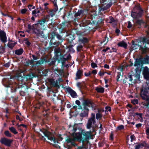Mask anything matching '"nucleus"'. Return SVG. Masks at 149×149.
Instances as JSON below:
<instances>
[{"label": "nucleus", "instance_id": "obj_6", "mask_svg": "<svg viewBox=\"0 0 149 149\" xmlns=\"http://www.w3.org/2000/svg\"><path fill=\"white\" fill-rule=\"evenodd\" d=\"M88 9L85 8L79 9L74 15V17L73 18V21L74 22H78L80 18L84 16H86L88 13Z\"/></svg>", "mask_w": 149, "mask_h": 149}, {"label": "nucleus", "instance_id": "obj_23", "mask_svg": "<svg viewBox=\"0 0 149 149\" xmlns=\"http://www.w3.org/2000/svg\"><path fill=\"white\" fill-rule=\"evenodd\" d=\"M34 77L33 74L32 73H30L24 77V78L27 81L32 79Z\"/></svg>", "mask_w": 149, "mask_h": 149}, {"label": "nucleus", "instance_id": "obj_50", "mask_svg": "<svg viewBox=\"0 0 149 149\" xmlns=\"http://www.w3.org/2000/svg\"><path fill=\"white\" fill-rule=\"evenodd\" d=\"M27 10L26 9L24 8L22 9L21 10L20 12L22 14H24L25 13L27 12Z\"/></svg>", "mask_w": 149, "mask_h": 149}, {"label": "nucleus", "instance_id": "obj_25", "mask_svg": "<svg viewBox=\"0 0 149 149\" xmlns=\"http://www.w3.org/2000/svg\"><path fill=\"white\" fill-rule=\"evenodd\" d=\"M79 41L81 42L83 44H85L88 42V40L87 38L82 37L81 38H79Z\"/></svg>", "mask_w": 149, "mask_h": 149}, {"label": "nucleus", "instance_id": "obj_33", "mask_svg": "<svg viewBox=\"0 0 149 149\" xmlns=\"http://www.w3.org/2000/svg\"><path fill=\"white\" fill-rule=\"evenodd\" d=\"M4 134L7 137H10L12 136V134L8 130L5 131L4 132Z\"/></svg>", "mask_w": 149, "mask_h": 149}, {"label": "nucleus", "instance_id": "obj_41", "mask_svg": "<svg viewBox=\"0 0 149 149\" xmlns=\"http://www.w3.org/2000/svg\"><path fill=\"white\" fill-rule=\"evenodd\" d=\"M76 33L77 36H82L83 35V33L81 31H76Z\"/></svg>", "mask_w": 149, "mask_h": 149}, {"label": "nucleus", "instance_id": "obj_19", "mask_svg": "<svg viewBox=\"0 0 149 149\" xmlns=\"http://www.w3.org/2000/svg\"><path fill=\"white\" fill-rule=\"evenodd\" d=\"M83 71L82 70L79 69L78 70L76 73L75 79L77 80L80 79L81 76L83 75Z\"/></svg>", "mask_w": 149, "mask_h": 149}, {"label": "nucleus", "instance_id": "obj_18", "mask_svg": "<svg viewBox=\"0 0 149 149\" xmlns=\"http://www.w3.org/2000/svg\"><path fill=\"white\" fill-rule=\"evenodd\" d=\"M67 90L70 94L72 98H75L76 96H77V94L76 92L70 88L68 87L67 88Z\"/></svg>", "mask_w": 149, "mask_h": 149}, {"label": "nucleus", "instance_id": "obj_45", "mask_svg": "<svg viewBox=\"0 0 149 149\" xmlns=\"http://www.w3.org/2000/svg\"><path fill=\"white\" fill-rule=\"evenodd\" d=\"M56 99L57 100H59L61 101V105H62L64 104V99L63 98L62 99H61V98H59L57 96L56 97Z\"/></svg>", "mask_w": 149, "mask_h": 149}, {"label": "nucleus", "instance_id": "obj_29", "mask_svg": "<svg viewBox=\"0 0 149 149\" xmlns=\"http://www.w3.org/2000/svg\"><path fill=\"white\" fill-rule=\"evenodd\" d=\"M143 64L149 63V56H147L145 57H143Z\"/></svg>", "mask_w": 149, "mask_h": 149}, {"label": "nucleus", "instance_id": "obj_15", "mask_svg": "<svg viewBox=\"0 0 149 149\" xmlns=\"http://www.w3.org/2000/svg\"><path fill=\"white\" fill-rule=\"evenodd\" d=\"M0 38L1 41L3 43H6L7 41V37L6 32L0 29Z\"/></svg>", "mask_w": 149, "mask_h": 149}, {"label": "nucleus", "instance_id": "obj_62", "mask_svg": "<svg viewBox=\"0 0 149 149\" xmlns=\"http://www.w3.org/2000/svg\"><path fill=\"white\" fill-rule=\"evenodd\" d=\"M105 109L106 110H108V111H111V108L110 107L106 106L105 107Z\"/></svg>", "mask_w": 149, "mask_h": 149}, {"label": "nucleus", "instance_id": "obj_28", "mask_svg": "<svg viewBox=\"0 0 149 149\" xmlns=\"http://www.w3.org/2000/svg\"><path fill=\"white\" fill-rule=\"evenodd\" d=\"M24 50L22 48H20L19 49H16L15 51V54L18 55L22 54Z\"/></svg>", "mask_w": 149, "mask_h": 149}, {"label": "nucleus", "instance_id": "obj_37", "mask_svg": "<svg viewBox=\"0 0 149 149\" xmlns=\"http://www.w3.org/2000/svg\"><path fill=\"white\" fill-rule=\"evenodd\" d=\"M49 12L48 13H49V15L51 16V17H53L55 14V13L54 11L52 10H49Z\"/></svg>", "mask_w": 149, "mask_h": 149}, {"label": "nucleus", "instance_id": "obj_63", "mask_svg": "<svg viewBox=\"0 0 149 149\" xmlns=\"http://www.w3.org/2000/svg\"><path fill=\"white\" fill-rule=\"evenodd\" d=\"M54 12H56L58 10V7H54V8L52 9Z\"/></svg>", "mask_w": 149, "mask_h": 149}, {"label": "nucleus", "instance_id": "obj_51", "mask_svg": "<svg viewBox=\"0 0 149 149\" xmlns=\"http://www.w3.org/2000/svg\"><path fill=\"white\" fill-rule=\"evenodd\" d=\"M10 65V62H8L7 63H5L3 65V66H4L6 68H8L9 67Z\"/></svg>", "mask_w": 149, "mask_h": 149}, {"label": "nucleus", "instance_id": "obj_32", "mask_svg": "<svg viewBox=\"0 0 149 149\" xmlns=\"http://www.w3.org/2000/svg\"><path fill=\"white\" fill-rule=\"evenodd\" d=\"M9 129L11 132L14 134H16L18 133V132L16 131V129L13 127H9Z\"/></svg>", "mask_w": 149, "mask_h": 149}, {"label": "nucleus", "instance_id": "obj_61", "mask_svg": "<svg viewBox=\"0 0 149 149\" xmlns=\"http://www.w3.org/2000/svg\"><path fill=\"white\" fill-rule=\"evenodd\" d=\"M142 125V124L140 123L137 124L135 126L137 128H139V127H141V126Z\"/></svg>", "mask_w": 149, "mask_h": 149}, {"label": "nucleus", "instance_id": "obj_20", "mask_svg": "<svg viewBox=\"0 0 149 149\" xmlns=\"http://www.w3.org/2000/svg\"><path fill=\"white\" fill-rule=\"evenodd\" d=\"M136 21L135 23L136 26H138L139 28H141V25L145 23L143 19H136Z\"/></svg>", "mask_w": 149, "mask_h": 149}, {"label": "nucleus", "instance_id": "obj_38", "mask_svg": "<svg viewBox=\"0 0 149 149\" xmlns=\"http://www.w3.org/2000/svg\"><path fill=\"white\" fill-rule=\"evenodd\" d=\"M34 62V61L32 60H29V59L28 61H26V63L27 65H31L33 64Z\"/></svg>", "mask_w": 149, "mask_h": 149}, {"label": "nucleus", "instance_id": "obj_58", "mask_svg": "<svg viewBox=\"0 0 149 149\" xmlns=\"http://www.w3.org/2000/svg\"><path fill=\"white\" fill-rule=\"evenodd\" d=\"M32 56L33 58V60H36L38 59V57L36 56L35 55L32 54Z\"/></svg>", "mask_w": 149, "mask_h": 149}, {"label": "nucleus", "instance_id": "obj_47", "mask_svg": "<svg viewBox=\"0 0 149 149\" xmlns=\"http://www.w3.org/2000/svg\"><path fill=\"white\" fill-rule=\"evenodd\" d=\"M39 25V24H38V21H37V23L34 24L33 25V28L35 30L36 28Z\"/></svg>", "mask_w": 149, "mask_h": 149}, {"label": "nucleus", "instance_id": "obj_55", "mask_svg": "<svg viewBox=\"0 0 149 149\" xmlns=\"http://www.w3.org/2000/svg\"><path fill=\"white\" fill-rule=\"evenodd\" d=\"M132 26V24L131 22L130 21H128V25L127 26V28L128 29H130L131 28Z\"/></svg>", "mask_w": 149, "mask_h": 149}, {"label": "nucleus", "instance_id": "obj_17", "mask_svg": "<svg viewBox=\"0 0 149 149\" xmlns=\"http://www.w3.org/2000/svg\"><path fill=\"white\" fill-rule=\"evenodd\" d=\"M75 37L74 35L70 34L66 36V39L68 42L72 44L73 40L75 39Z\"/></svg>", "mask_w": 149, "mask_h": 149}, {"label": "nucleus", "instance_id": "obj_12", "mask_svg": "<svg viewBox=\"0 0 149 149\" xmlns=\"http://www.w3.org/2000/svg\"><path fill=\"white\" fill-rule=\"evenodd\" d=\"M3 85L6 87L10 88L11 92L12 93L15 92L17 89L20 88V86L19 85H17L15 87H12L11 82L9 80L4 81Z\"/></svg>", "mask_w": 149, "mask_h": 149}, {"label": "nucleus", "instance_id": "obj_35", "mask_svg": "<svg viewBox=\"0 0 149 149\" xmlns=\"http://www.w3.org/2000/svg\"><path fill=\"white\" fill-rule=\"evenodd\" d=\"M38 8H37L38 9ZM40 13V10H38V9L35 10H33L32 12V15L34 16H35L36 17L37 16L36 15V14L38 13Z\"/></svg>", "mask_w": 149, "mask_h": 149}, {"label": "nucleus", "instance_id": "obj_24", "mask_svg": "<svg viewBox=\"0 0 149 149\" xmlns=\"http://www.w3.org/2000/svg\"><path fill=\"white\" fill-rule=\"evenodd\" d=\"M109 23L112 24V25L114 26L117 25V23L115 22V20L112 17L110 16L109 17Z\"/></svg>", "mask_w": 149, "mask_h": 149}, {"label": "nucleus", "instance_id": "obj_46", "mask_svg": "<svg viewBox=\"0 0 149 149\" xmlns=\"http://www.w3.org/2000/svg\"><path fill=\"white\" fill-rule=\"evenodd\" d=\"M91 67L93 68H95L97 67V65L94 62H92L91 64Z\"/></svg>", "mask_w": 149, "mask_h": 149}, {"label": "nucleus", "instance_id": "obj_60", "mask_svg": "<svg viewBox=\"0 0 149 149\" xmlns=\"http://www.w3.org/2000/svg\"><path fill=\"white\" fill-rule=\"evenodd\" d=\"M146 134L148 135L149 136V128L148 127L147 128V129L146 130Z\"/></svg>", "mask_w": 149, "mask_h": 149}, {"label": "nucleus", "instance_id": "obj_27", "mask_svg": "<svg viewBox=\"0 0 149 149\" xmlns=\"http://www.w3.org/2000/svg\"><path fill=\"white\" fill-rule=\"evenodd\" d=\"M28 29L29 30H27L26 31L27 32L29 33L30 31L32 30L33 31V32L34 33H35V34H38V33L37 32H36L35 31H34V29H33V25L31 26V25L30 24H29L28 25Z\"/></svg>", "mask_w": 149, "mask_h": 149}, {"label": "nucleus", "instance_id": "obj_54", "mask_svg": "<svg viewBox=\"0 0 149 149\" xmlns=\"http://www.w3.org/2000/svg\"><path fill=\"white\" fill-rule=\"evenodd\" d=\"M8 47L9 48H10V49H12L13 47H14V44L11 43H8Z\"/></svg>", "mask_w": 149, "mask_h": 149}, {"label": "nucleus", "instance_id": "obj_31", "mask_svg": "<svg viewBox=\"0 0 149 149\" xmlns=\"http://www.w3.org/2000/svg\"><path fill=\"white\" fill-rule=\"evenodd\" d=\"M95 90L98 93H104V89L103 87H98L96 88Z\"/></svg>", "mask_w": 149, "mask_h": 149}, {"label": "nucleus", "instance_id": "obj_9", "mask_svg": "<svg viewBox=\"0 0 149 149\" xmlns=\"http://www.w3.org/2000/svg\"><path fill=\"white\" fill-rule=\"evenodd\" d=\"M100 2L101 6L100 9V11H104L109 9L113 4L111 0L108 3L107 0H100Z\"/></svg>", "mask_w": 149, "mask_h": 149}, {"label": "nucleus", "instance_id": "obj_40", "mask_svg": "<svg viewBox=\"0 0 149 149\" xmlns=\"http://www.w3.org/2000/svg\"><path fill=\"white\" fill-rule=\"evenodd\" d=\"M83 45L81 44L78 45L77 47V52H79L83 48Z\"/></svg>", "mask_w": 149, "mask_h": 149}, {"label": "nucleus", "instance_id": "obj_11", "mask_svg": "<svg viewBox=\"0 0 149 149\" xmlns=\"http://www.w3.org/2000/svg\"><path fill=\"white\" fill-rule=\"evenodd\" d=\"M40 131L48 139L51 141H53L54 143L58 142L56 139L55 138L54 136L50 132L46 130H40Z\"/></svg>", "mask_w": 149, "mask_h": 149}, {"label": "nucleus", "instance_id": "obj_34", "mask_svg": "<svg viewBox=\"0 0 149 149\" xmlns=\"http://www.w3.org/2000/svg\"><path fill=\"white\" fill-rule=\"evenodd\" d=\"M25 43L28 46H29L31 44L30 42L29 41L27 38H25L24 40Z\"/></svg>", "mask_w": 149, "mask_h": 149}, {"label": "nucleus", "instance_id": "obj_56", "mask_svg": "<svg viewBox=\"0 0 149 149\" xmlns=\"http://www.w3.org/2000/svg\"><path fill=\"white\" fill-rule=\"evenodd\" d=\"M135 114L137 116H139V117L141 118L142 116V113H138L136 112L135 113Z\"/></svg>", "mask_w": 149, "mask_h": 149}, {"label": "nucleus", "instance_id": "obj_5", "mask_svg": "<svg viewBox=\"0 0 149 149\" xmlns=\"http://www.w3.org/2000/svg\"><path fill=\"white\" fill-rule=\"evenodd\" d=\"M56 60L58 63L61 62L63 66L64 65L67 59L64 57V56L61 54V50L60 48H56L54 50Z\"/></svg>", "mask_w": 149, "mask_h": 149}, {"label": "nucleus", "instance_id": "obj_64", "mask_svg": "<svg viewBox=\"0 0 149 149\" xmlns=\"http://www.w3.org/2000/svg\"><path fill=\"white\" fill-rule=\"evenodd\" d=\"M75 103L78 105H80L81 103L79 100H77L75 101Z\"/></svg>", "mask_w": 149, "mask_h": 149}, {"label": "nucleus", "instance_id": "obj_49", "mask_svg": "<svg viewBox=\"0 0 149 149\" xmlns=\"http://www.w3.org/2000/svg\"><path fill=\"white\" fill-rule=\"evenodd\" d=\"M118 75L117 76L116 81H120L119 79L120 78V76L121 75V72H118Z\"/></svg>", "mask_w": 149, "mask_h": 149}, {"label": "nucleus", "instance_id": "obj_44", "mask_svg": "<svg viewBox=\"0 0 149 149\" xmlns=\"http://www.w3.org/2000/svg\"><path fill=\"white\" fill-rule=\"evenodd\" d=\"M131 103H132L133 104H138V100L136 99L132 100Z\"/></svg>", "mask_w": 149, "mask_h": 149}, {"label": "nucleus", "instance_id": "obj_57", "mask_svg": "<svg viewBox=\"0 0 149 149\" xmlns=\"http://www.w3.org/2000/svg\"><path fill=\"white\" fill-rule=\"evenodd\" d=\"M16 118L17 120H18L19 121H22L23 120V119L20 118L18 115H17L16 116Z\"/></svg>", "mask_w": 149, "mask_h": 149}, {"label": "nucleus", "instance_id": "obj_2", "mask_svg": "<svg viewBox=\"0 0 149 149\" xmlns=\"http://www.w3.org/2000/svg\"><path fill=\"white\" fill-rule=\"evenodd\" d=\"M137 42L138 44L135 43L134 41L132 40L131 47L132 50H135L139 47V49L141 50L142 54L146 53L148 49V47L146 44H149V42L148 40L145 37H141L139 39H137Z\"/></svg>", "mask_w": 149, "mask_h": 149}, {"label": "nucleus", "instance_id": "obj_16", "mask_svg": "<svg viewBox=\"0 0 149 149\" xmlns=\"http://www.w3.org/2000/svg\"><path fill=\"white\" fill-rule=\"evenodd\" d=\"M143 57H140L139 58H136L134 62V66H142L143 65Z\"/></svg>", "mask_w": 149, "mask_h": 149}, {"label": "nucleus", "instance_id": "obj_36", "mask_svg": "<svg viewBox=\"0 0 149 149\" xmlns=\"http://www.w3.org/2000/svg\"><path fill=\"white\" fill-rule=\"evenodd\" d=\"M75 138L74 139L69 138L66 139L65 141L68 143H71V142L72 141H75Z\"/></svg>", "mask_w": 149, "mask_h": 149}, {"label": "nucleus", "instance_id": "obj_7", "mask_svg": "<svg viewBox=\"0 0 149 149\" xmlns=\"http://www.w3.org/2000/svg\"><path fill=\"white\" fill-rule=\"evenodd\" d=\"M56 62V60H53L51 61L50 59L47 60L45 57L41 58L40 60L36 61V63L35 64V66H39L41 65L44 63L46 64L48 63L49 65L50 66H53L55 65Z\"/></svg>", "mask_w": 149, "mask_h": 149}, {"label": "nucleus", "instance_id": "obj_30", "mask_svg": "<svg viewBox=\"0 0 149 149\" xmlns=\"http://www.w3.org/2000/svg\"><path fill=\"white\" fill-rule=\"evenodd\" d=\"M20 87L21 88V90L19 91L20 95L22 96H24L25 95V88H24V87H22V86H20Z\"/></svg>", "mask_w": 149, "mask_h": 149}, {"label": "nucleus", "instance_id": "obj_52", "mask_svg": "<svg viewBox=\"0 0 149 149\" xmlns=\"http://www.w3.org/2000/svg\"><path fill=\"white\" fill-rule=\"evenodd\" d=\"M127 76L125 77V78L123 79V82L124 84H125L127 83H128L129 84H130V83H129L128 81V80Z\"/></svg>", "mask_w": 149, "mask_h": 149}, {"label": "nucleus", "instance_id": "obj_43", "mask_svg": "<svg viewBox=\"0 0 149 149\" xmlns=\"http://www.w3.org/2000/svg\"><path fill=\"white\" fill-rule=\"evenodd\" d=\"M141 146L146 147L148 145L147 143H146L145 141H143V142L141 143H139Z\"/></svg>", "mask_w": 149, "mask_h": 149}, {"label": "nucleus", "instance_id": "obj_59", "mask_svg": "<svg viewBox=\"0 0 149 149\" xmlns=\"http://www.w3.org/2000/svg\"><path fill=\"white\" fill-rule=\"evenodd\" d=\"M58 100H57L56 99H56L54 98H53L52 99V101L53 103L54 104H56L57 103V101Z\"/></svg>", "mask_w": 149, "mask_h": 149}, {"label": "nucleus", "instance_id": "obj_4", "mask_svg": "<svg viewBox=\"0 0 149 149\" xmlns=\"http://www.w3.org/2000/svg\"><path fill=\"white\" fill-rule=\"evenodd\" d=\"M143 10L139 4L136 5L131 11V16L135 19L141 18L143 16Z\"/></svg>", "mask_w": 149, "mask_h": 149}, {"label": "nucleus", "instance_id": "obj_26", "mask_svg": "<svg viewBox=\"0 0 149 149\" xmlns=\"http://www.w3.org/2000/svg\"><path fill=\"white\" fill-rule=\"evenodd\" d=\"M39 25L42 26H44V24L46 22V19L45 18H43L40 20L38 21Z\"/></svg>", "mask_w": 149, "mask_h": 149}, {"label": "nucleus", "instance_id": "obj_10", "mask_svg": "<svg viewBox=\"0 0 149 149\" xmlns=\"http://www.w3.org/2000/svg\"><path fill=\"white\" fill-rule=\"evenodd\" d=\"M90 15L91 19L92 22L91 24L94 25H102L104 24V19H101L98 20L97 21L96 20H93V18L95 19V17L97 16V14L96 12H92L90 14Z\"/></svg>", "mask_w": 149, "mask_h": 149}, {"label": "nucleus", "instance_id": "obj_3", "mask_svg": "<svg viewBox=\"0 0 149 149\" xmlns=\"http://www.w3.org/2000/svg\"><path fill=\"white\" fill-rule=\"evenodd\" d=\"M82 100L83 101L82 104L83 107L84 111L80 113V115L81 117H85L88 116L89 111L88 107H91L92 109H95L96 108V105L90 99H84L82 97Z\"/></svg>", "mask_w": 149, "mask_h": 149}, {"label": "nucleus", "instance_id": "obj_39", "mask_svg": "<svg viewBox=\"0 0 149 149\" xmlns=\"http://www.w3.org/2000/svg\"><path fill=\"white\" fill-rule=\"evenodd\" d=\"M124 127L123 125H121L119 126H118L116 128L117 130L120 131L122 130H123L124 129Z\"/></svg>", "mask_w": 149, "mask_h": 149}, {"label": "nucleus", "instance_id": "obj_8", "mask_svg": "<svg viewBox=\"0 0 149 149\" xmlns=\"http://www.w3.org/2000/svg\"><path fill=\"white\" fill-rule=\"evenodd\" d=\"M95 114L92 113L91 114V117L89 118L86 125V127L88 129H90L92 128V131L90 130L93 132H95V130L94 126H92L93 123L94 124L96 122L95 120Z\"/></svg>", "mask_w": 149, "mask_h": 149}, {"label": "nucleus", "instance_id": "obj_22", "mask_svg": "<svg viewBox=\"0 0 149 149\" xmlns=\"http://www.w3.org/2000/svg\"><path fill=\"white\" fill-rule=\"evenodd\" d=\"M55 34H56V37L58 40L60 41V42H57V43L58 44H61L63 41L64 40V39L62 37V36L61 35L56 33V32H55Z\"/></svg>", "mask_w": 149, "mask_h": 149}, {"label": "nucleus", "instance_id": "obj_53", "mask_svg": "<svg viewBox=\"0 0 149 149\" xmlns=\"http://www.w3.org/2000/svg\"><path fill=\"white\" fill-rule=\"evenodd\" d=\"M136 144H137V145L135 146V149H139L141 147L140 144L139 143H136Z\"/></svg>", "mask_w": 149, "mask_h": 149}, {"label": "nucleus", "instance_id": "obj_1", "mask_svg": "<svg viewBox=\"0 0 149 149\" xmlns=\"http://www.w3.org/2000/svg\"><path fill=\"white\" fill-rule=\"evenodd\" d=\"M70 129L71 135L77 141L82 143L84 149L88 148V145L90 144L89 140L91 139L93 136L92 132L91 131L86 132L81 128L74 127V126L70 125L69 129Z\"/></svg>", "mask_w": 149, "mask_h": 149}, {"label": "nucleus", "instance_id": "obj_14", "mask_svg": "<svg viewBox=\"0 0 149 149\" xmlns=\"http://www.w3.org/2000/svg\"><path fill=\"white\" fill-rule=\"evenodd\" d=\"M55 32L52 31L51 32L49 35V39H50L49 44L51 45H55L57 43L55 37L56 36Z\"/></svg>", "mask_w": 149, "mask_h": 149}, {"label": "nucleus", "instance_id": "obj_13", "mask_svg": "<svg viewBox=\"0 0 149 149\" xmlns=\"http://www.w3.org/2000/svg\"><path fill=\"white\" fill-rule=\"evenodd\" d=\"M13 141L12 140L4 137L1 138L0 140V142L2 144L8 147H10L11 146Z\"/></svg>", "mask_w": 149, "mask_h": 149}, {"label": "nucleus", "instance_id": "obj_42", "mask_svg": "<svg viewBox=\"0 0 149 149\" xmlns=\"http://www.w3.org/2000/svg\"><path fill=\"white\" fill-rule=\"evenodd\" d=\"M102 117V115L99 113H97L96 114V118L97 120L101 118Z\"/></svg>", "mask_w": 149, "mask_h": 149}, {"label": "nucleus", "instance_id": "obj_21", "mask_svg": "<svg viewBox=\"0 0 149 149\" xmlns=\"http://www.w3.org/2000/svg\"><path fill=\"white\" fill-rule=\"evenodd\" d=\"M117 45L118 47H123L125 49L127 48V44L123 40L118 42L117 44Z\"/></svg>", "mask_w": 149, "mask_h": 149}, {"label": "nucleus", "instance_id": "obj_48", "mask_svg": "<svg viewBox=\"0 0 149 149\" xmlns=\"http://www.w3.org/2000/svg\"><path fill=\"white\" fill-rule=\"evenodd\" d=\"M127 78L129 79V81L130 82H132L133 80V78L132 77V75H129L127 76Z\"/></svg>", "mask_w": 149, "mask_h": 149}]
</instances>
